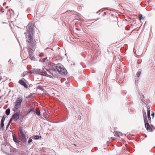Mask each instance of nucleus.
<instances>
[{
	"instance_id": "obj_1",
	"label": "nucleus",
	"mask_w": 155,
	"mask_h": 155,
	"mask_svg": "<svg viewBox=\"0 0 155 155\" xmlns=\"http://www.w3.org/2000/svg\"><path fill=\"white\" fill-rule=\"evenodd\" d=\"M26 38L28 47L32 51H35L36 48V42L34 39L33 37H27Z\"/></svg>"
},
{
	"instance_id": "obj_2",
	"label": "nucleus",
	"mask_w": 155,
	"mask_h": 155,
	"mask_svg": "<svg viewBox=\"0 0 155 155\" xmlns=\"http://www.w3.org/2000/svg\"><path fill=\"white\" fill-rule=\"evenodd\" d=\"M34 26L31 23H29L26 28V37L33 36Z\"/></svg>"
},
{
	"instance_id": "obj_3",
	"label": "nucleus",
	"mask_w": 155,
	"mask_h": 155,
	"mask_svg": "<svg viewBox=\"0 0 155 155\" xmlns=\"http://www.w3.org/2000/svg\"><path fill=\"white\" fill-rule=\"evenodd\" d=\"M2 150L4 152L8 155H12L14 152L13 148L8 144L3 145L2 147Z\"/></svg>"
},
{
	"instance_id": "obj_4",
	"label": "nucleus",
	"mask_w": 155,
	"mask_h": 155,
	"mask_svg": "<svg viewBox=\"0 0 155 155\" xmlns=\"http://www.w3.org/2000/svg\"><path fill=\"white\" fill-rule=\"evenodd\" d=\"M143 112L145 127L148 131L149 132H152V130L148 123V121L147 119L146 112L145 111H143Z\"/></svg>"
},
{
	"instance_id": "obj_5",
	"label": "nucleus",
	"mask_w": 155,
	"mask_h": 155,
	"mask_svg": "<svg viewBox=\"0 0 155 155\" xmlns=\"http://www.w3.org/2000/svg\"><path fill=\"white\" fill-rule=\"evenodd\" d=\"M56 68L60 73L64 74H66L67 71L62 65L60 64H58L56 66Z\"/></svg>"
},
{
	"instance_id": "obj_6",
	"label": "nucleus",
	"mask_w": 155,
	"mask_h": 155,
	"mask_svg": "<svg viewBox=\"0 0 155 155\" xmlns=\"http://www.w3.org/2000/svg\"><path fill=\"white\" fill-rule=\"evenodd\" d=\"M23 101L22 97H19L17 98L16 101L14 103V108L17 110L19 109L21 105V103Z\"/></svg>"
},
{
	"instance_id": "obj_7",
	"label": "nucleus",
	"mask_w": 155,
	"mask_h": 155,
	"mask_svg": "<svg viewBox=\"0 0 155 155\" xmlns=\"http://www.w3.org/2000/svg\"><path fill=\"white\" fill-rule=\"evenodd\" d=\"M19 131L20 133V134H21V136L24 142H26V135H25V133L24 132V130L23 128L20 127L19 128Z\"/></svg>"
},
{
	"instance_id": "obj_8",
	"label": "nucleus",
	"mask_w": 155,
	"mask_h": 155,
	"mask_svg": "<svg viewBox=\"0 0 155 155\" xmlns=\"http://www.w3.org/2000/svg\"><path fill=\"white\" fill-rule=\"evenodd\" d=\"M12 117L14 121H17L20 117L19 113L18 112H17L13 114Z\"/></svg>"
},
{
	"instance_id": "obj_9",
	"label": "nucleus",
	"mask_w": 155,
	"mask_h": 155,
	"mask_svg": "<svg viewBox=\"0 0 155 155\" xmlns=\"http://www.w3.org/2000/svg\"><path fill=\"white\" fill-rule=\"evenodd\" d=\"M43 74L49 77L53 76V74L49 70H47V71L43 72Z\"/></svg>"
},
{
	"instance_id": "obj_10",
	"label": "nucleus",
	"mask_w": 155,
	"mask_h": 155,
	"mask_svg": "<svg viewBox=\"0 0 155 155\" xmlns=\"http://www.w3.org/2000/svg\"><path fill=\"white\" fill-rule=\"evenodd\" d=\"M21 85L23 86L25 88H27L28 86L27 85L25 82L23 80H20L18 82Z\"/></svg>"
},
{
	"instance_id": "obj_11",
	"label": "nucleus",
	"mask_w": 155,
	"mask_h": 155,
	"mask_svg": "<svg viewBox=\"0 0 155 155\" xmlns=\"http://www.w3.org/2000/svg\"><path fill=\"white\" fill-rule=\"evenodd\" d=\"M115 134L117 135L118 137H120L123 136V134L120 132L117 131H115Z\"/></svg>"
},
{
	"instance_id": "obj_12",
	"label": "nucleus",
	"mask_w": 155,
	"mask_h": 155,
	"mask_svg": "<svg viewBox=\"0 0 155 155\" xmlns=\"http://www.w3.org/2000/svg\"><path fill=\"white\" fill-rule=\"evenodd\" d=\"M4 123L3 122H1V124L0 125V128L1 130L2 131H3L4 130Z\"/></svg>"
},
{
	"instance_id": "obj_13",
	"label": "nucleus",
	"mask_w": 155,
	"mask_h": 155,
	"mask_svg": "<svg viewBox=\"0 0 155 155\" xmlns=\"http://www.w3.org/2000/svg\"><path fill=\"white\" fill-rule=\"evenodd\" d=\"M140 73H141V72H140V71H138L137 74H136V75L137 76V78H135V79L136 80H137L138 79H139V76H140Z\"/></svg>"
},
{
	"instance_id": "obj_14",
	"label": "nucleus",
	"mask_w": 155,
	"mask_h": 155,
	"mask_svg": "<svg viewBox=\"0 0 155 155\" xmlns=\"http://www.w3.org/2000/svg\"><path fill=\"white\" fill-rule=\"evenodd\" d=\"M13 138L14 141L15 143H18V141L17 140V139L15 135L13 136Z\"/></svg>"
},
{
	"instance_id": "obj_15",
	"label": "nucleus",
	"mask_w": 155,
	"mask_h": 155,
	"mask_svg": "<svg viewBox=\"0 0 155 155\" xmlns=\"http://www.w3.org/2000/svg\"><path fill=\"white\" fill-rule=\"evenodd\" d=\"M36 113L38 115H40V112L39 109L37 108L36 110Z\"/></svg>"
},
{
	"instance_id": "obj_16",
	"label": "nucleus",
	"mask_w": 155,
	"mask_h": 155,
	"mask_svg": "<svg viewBox=\"0 0 155 155\" xmlns=\"http://www.w3.org/2000/svg\"><path fill=\"white\" fill-rule=\"evenodd\" d=\"M10 112V110L9 108L7 109L5 111L6 114L8 115L9 114Z\"/></svg>"
},
{
	"instance_id": "obj_17",
	"label": "nucleus",
	"mask_w": 155,
	"mask_h": 155,
	"mask_svg": "<svg viewBox=\"0 0 155 155\" xmlns=\"http://www.w3.org/2000/svg\"><path fill=\"white\" fill-rule=\"evenodd\" d=\"M28 53L29 54V56H34V53L32 52L31 51L29 50L28 51Z\"/></svg>"
},
{
	"instance_id": "obj_18",
	"label": "nucleus",
	"mask_w": 155,
	"mask_h": 155,
	"mask_svg": "<svg viewBox=\"0 0 155 155\" xmlns=\"http://www.w3.org/2000/svg\"><path fill=\"white\" fill-rule=\"evenodd\" d=\"M150 108L147 109V116L150 115Z\"/></svg>"
},
{
	"instance_id": "obj_19",
	"label": "nucleus",
	"mask_w": 155,
	"mask_h": 155,
	"mask_svg": "<svg viewBox=\"0 0 155 155\" xmlns=\"http://www.w3.org/2000/svg\"><path fill=\"white\" fill-rule=\"evenodd\" d=\"M40 137H41V136L40 137L39 136H38V135L35 136L34 137L35 139H39Z\"/></svg>"
},
{
	"instance_id": "obj_20",
	"label": "nucleus",
	"mask_w": 155,
	"mask_h": 155,
	"mask_svg": "<svg viewBox=\"0 0 155 155\" xmlns=\"http://www.w3.org/2000/svg\"><path fill=\"white\" fill-rule=\"evenodd\" d=\"M5 119V116L4 115L3 117H2V120H1V122H4Z\"/></svg>"
},
{
	"instance_id": "obj_21",
	"label": "nucleus",
	"mask_w": 155,
	"mask_h": 155,
	"mask_svg": "<svg viewBox=\"0 0 155 155\" xmlns=\"http://www.w3.org/2000/svg\"><path fill=\"white\" fill-rule=\"evenodd\" d=\"M38 56L40 57H42L44 56V54L43 53H41L38 55Z\"/></svg>"
},
{
	"instance_id": "obj_22",
	"label": "nucleus",
	"mask_w": 155,
	"mask_h": 155,
	"mask_svg": "<svg viewBox=\"0 0 155 155\" xmlns=\"http://www.w3.org/2000/svg\"><path fill=\"white\" fill-rule=\"evenodd\" d=\"M30 59H31V60H34L35 59V58L34 57V56H30Z\"/></svg>"
},
{
	"instance_id": "obj_23",
	"label": "nucleus",
	"mask_w": 155,
	"mask_h": 155,
	"mask_svg": "<svg viewBox=\"0 0 155 155\" xmlns=\"http://www.w3.org/2000/svg\"><path fill=\"white\" fill-rule=\"evenodd\" d=\"M32 141V140L31 139V138L30 137L29 139V140L28 141V143H30Z\"/></svg>"
},
{
	"instance_id": "obj_24",
	"label": "nucleus",
	"mask_w": 155,
	"mask_h": 155,
	"mask_svg": "<svg viewBox=\"0 0 155 155\" xmlns=\"http://www.w3.org/2000/svg\"><path fill=\"white\" fill-rule=\"evenodd\" d=\"M148 117V120L149 121H151V119L150 117V115H148L147 116Z\"/></svg>"
},
{
	"instance_id": "obj_25",
	"label": "nucleus",
	"mask_w": 155,
	"mask_h": 155,
	"mask_svg": "<svg viewBox=\"0 0 155 155\" xmlns=\"http://www.w3.org/2000/svg\"><path fill=\"white\" fill-rule=\"evenodd\" d=\"M13 120V119L12 118V117L10 119V120L9 121V122L8 123V124H10L11 122L12 121V120Z\"/></svg>"
},
{
	"instance_id": "obj_26",
	"label": "nucleus",
	"mask_w": 155,
	"mask_h": 155,
	"mask_svg": "<svg viewBox=\"0 0 155 155\" xmlns=\"http://www.w3.org/2000/svg\"><path fill=\"white\" fill-rule=\"evenodd\" d=\"M28 73V72H23V76H24L26 74H27Z\"/></svg>"
},
{
	"instance_id": "obj_27",
	"label": "nucleus",
	"mask_w": 155,
	"mask_h": 155,
	"mask_svg": "<svg viewBox=\"0 0 155 155\" xmlns=\"http://www.w3.org/2000/svg\"><path fill=\"white\" fill-rule=\"evenodd\" d=\"M143 17L142 16V15H141V16H140L139 17V19L140 20H141L142 19H143Z\"/></svg>"
},
{
	"instance_id": "obj_28",
	"label": "nucleus",
	"mask_w": 155,
	"mask_h": 155,
	"mask_svg": "<svg viewBox=\"0 0 155 155\" xmlns=\"http://www.w3.org/2000/svg\"><path fill=\"white\" fill-rule=\"evenodd\" d=\"M33 110V108H31V109H30V110H29V113L30 112H31V111H32Z\"/></svg>"
},
{
	"instance_id": "obj_29",
	"label": "nucleus",
	"mask_w": 155,
	"mask_h": 155,
	"mask_svg": "<svg viewBox=\"0 0 155 155\" xmlns=\"http://www.w3.org/2000/svg\"><path fill=\"white\" fill-rule=\"evenodd\" d=\"M9 125L10 124H8V125L7 126H6V129L7 130L8 127H9Z\"/></svg>"
},
{
	"instance_id": "obj_30",
	"label": "nucleus",
	"mask_w": 155,
	"mask_h": 155,
	"mask_svg": "<svg viewBox=\"0 0 155 155\" xmlns=\"http://www.w3.org/2000/svg\"><path fill=\"white\" fill-rule=\"evenodd\" d=\"M154 113H153L151 114V116H152L153 118L154 117Z\"/></svg>"
},
{
	"instance_id": "obj_31",
	"label": "nucleus",
	"mask_w": 155,
	"mask_h": 155,
	"mask_svg": "<svg viewBox=\"0 0 155 155\" xmlns=\"http://www.w3.org/2000/svg\"><path fill=\"white\" fill-rule=\"evenodd\" d=\"M1 98V96H0V99Z\"/></svg>"
}]
</instances>
